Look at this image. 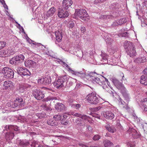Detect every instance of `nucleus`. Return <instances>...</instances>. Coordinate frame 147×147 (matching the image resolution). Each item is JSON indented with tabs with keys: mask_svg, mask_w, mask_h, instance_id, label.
Segmentation results:
<instances>
[{
	"mask_svg": "<svg viewBox=\"0 0 147 147\" xmlns=\"http://www.w3.org/2000/svg\"><path fill=\"white\" fill-rule=\"evenodd\" d=\"M5 77L6 78H11L14 77V73L13 70L8 67H4L1 71Z\"/></svg>",
	"mask_w": 147,
	"mask_h": 147,
	"instance_id": "nucleus-7",
	"label": "nucleus"
},
{
	"mask_svg": "<svg viewBox=\"0 0 147 147\" xmlns=\"http://www.w3.org/2000/svg\"><path fill=\"white\" fill-rule=\"evenodd\" d=\"M122 74L123 75V76H122V78L121 80L123 82H124L125 83L127 82V80L125 78L123 74L122 73Z\"/></svg>",
	"mask_w": 147,
	"mask_h": 147,
	"instance_id": "nucleus-58",
	"label": "nucleus"
},
{
	"mask_svg": "<svg viewBox=\"0 0 147 147\" xmlns=\"http://www.w3.org/2000/svg\"><path fill=\"white\" fill-rule=\"evenodd\" d=\"M70 72L72 74L76 76L80 77L81 78H83L85 77V74L84 72H83L82 71L78 72L71 69Z\"/></svg>",
	"mask_w": 147,
	"mask_h": 147,
	"instance_id": "nucleus-19",
	"label": "nucleus"
},
{
	"mask_svg": "<svg viewBox=\"0 0 147 147\" xmlns=\"http://www.w3.org/2000/svg\"><path fill=\"white\" fill-rule=\"evenodd\" d=\"M74 15L75 16H78L83 20H86L87 17L88 16L86 11L83 9H76Z\"/></svg>",
	"mask_w": 147,
	"mask_h": 147,
	"instance_id": "nucleus-6",
	"label": "nucleus"
},
{
	"mask_svg": "<svg viewBox=\"0 0 147 147\" xmlns=\"http://www.w3.org/2000/svg\"><path fill=\"white\" fill-rule=\"evenodd\" d=\"M33 96L35 98L38 100H40L43 98L45 96L44 94L39 90H35L32 93Z\"/></svg>",
	"mask_w": 147,
	"mask_h": 147,
	"instance_id": "nucleus-9",
	"label": "nucleus"
},
{
	"mask_svg": "<svg viewBox=\"0 0 147 147\" xmlns=\"http://www.w3.org/2000/svg\"><path fill=\"white\" fill-rule=\"evenodd\" d=\"M61 124L64 125H67L69 123L68 121L65 120H62L61 121Z\"/></svg>",
	"mask_w": 147,
	"mask_h": 147,
	"instance_id": "nucleus-50",
	"label": "nucleus"
},
{
	"mask_svg": "<svg viewBox=\"0 0 147 147\" xmlns=\"http://www.w3.org/2000/svg\"><path fill=\"white\" fill-rule=\"evenodd\" d=\"M60 61H61L63 63L64 66L65 67L67 68V69H68V70L69 71H71V69L69 66V65L64 62L61 61V60Z\"/></svg>",
	"mask_w": 147,
	"mask_h": 147,
	"instance_id": "nucleus-47",
	"label": "nucleus"
},
{
	"mask_svg": "<svg viewBox=\"0 0 147 147\" xmlns=\"http://www.w3.org/2000/svg\"><path fill=\"white\" fill-rule=\"evenodd\" d=\"M44 78H39L38 80V82L39 84H44Z\"/></svg>",
	"mask_w": 147,
	"mask_h": 147,
	"instance_id": "nucleus-49",
	"label": "nucleus"
},
{
	"mask_svg": "<svg viewBox=\"0 0 147 147\" xmlns=\"http://www.w3.org/2000/svg\"><path fill=\"white\" fill-rule=\"evenodd\" d=\"M17 72L19 74L22 76L26 75L30 76L31 73L29 70L26 68L18 67L17 69Z\"/></svg>",
	"mask_w": 147,
	"mask_h": 147,
	"instance_id": "nucleus-10",
	"label": "nucleus"
},
{
	"mask_svg": "<svg viewBox=\"0 0 147 147\" xmlns=\"http://www.w3.org/2000/svg\"><path fill=\"white\" fill-rule=\"evenodd\" d=\"M25 65L26 67L33 66L36 64V63L31 60H26L25 61Z\"/></svg>",
	"mask_w": 147,
	"mask_h": 147,
	"instance_id": "nucleus-23",
	"label": "nucleus"
},
{
	"mask_svg": "<svg viewBox=\"0 0 147 147\" xmlns=\"http://www.w3.org/2000/svg\"><path fill=\"white\" fill-rule=\"evenodd\" d=\"M74 116L77 117H79L80 118L81 116V114L78 113H76L74 114Z\"/></svg>",
	"mask_w": 147,
	"mask_h": 147,
	"instance_id": "nucleus-62",
	"label": "nucleus"
},
{
	"mask_svg": "<svg viewBox=\"0 0 147 147\" xmlns=\"http://www.w3.org/2000/svg\"><path fill=\"white\" fill-rule=\"evenodd\" d=\"M147 25V24L145 21H144V22L142 24V26L143 27H145Z\"/></svg>",
	"mask_w": 147,
	"mask_h": 147,
	"instance_id": "nucleus-63",
	"label": "nucleus"
},
{
	"mask_svg": "<svg viewBox=\"0 0 147 147\" xmlns=\"http://www.w3.org/2000/svg\"><path fill=\"white\" fill-rule=\"evenodd\" d=\"M113 17V16L112 15L106 16L105 15H101L100 16L99 18L101 19H107L110 18H112Z\"/></svg>",
	"mask_w": 147,
	"mask_h": 147,
	"instance_id": "nucleus-35",
	"label": "nucleus"
},
{
	"mask_svg": "<svg viewBox=\"0 0 147 147\" xmlns=\"http://www.w3.org/2000/svg\"><path fill=\"white\" fill-rule=\"evenodd\" d=\"M123 47L127 51V50L134 48L135 45L133 42L130 41L125 40L123 42Z\"/></svg>",
	"mask_w": 147,
	"mask_h": 147,
	"instance_id": "nucleus-14",
	"label": "nucleus"
},
{
	"mask_svg": "<svg viewBox=\"0 0 147 147\" xmlns=\"http://www.w3.org/2000/svg\"><path fill=\"white\" fill-rule=\"evenodd\" d=\"M146 58L144 57H139L134 60V61L135 63H144L146 61Z\"/></svg>",
	"mask_w": 147,
	"mask_h": 147,
	"instance_id": "nucleus-27",
	"label": "nucleus"
},
{
	"mask_svg": "<svg viewBox=\"0 0 147 147\" xmlns=\"http://www.w3.org/2000/svg\"><path fill=\"white\" fill-rule=\"evenodd\" d=\"M79 145L80 146L82 147H88V146H86V145L82 143L79 144Z\"/></svg>",
	"mask_w": 147,
	"mask_h": 147,
	"instance_id": "nucleus-64",
	"label": "nucleus"
},
{
	"mask_svg": "<svg viewBox=\"0 0 147 147\" xmlns=\"http://www.w3.org/2000/svg\"><path fill=\"white\" fill-rule=\"evenodd\" d=\"M105 127L109 132L112 133H113L115 131V129L112 127L111 125L109 124H106Z\"/></svg>",
	"mask_w": 147,
	"mask_h": 147,
	"instance_id": "nucleus-29",
	"label": "nucleus"
},
{
	"mask_svg": "<svg viewBox=\"0 0 147 147\" xmlns=\"http://www.w3.org/2000/svg\"><path fill=\"white\" fill-rule=\"evenodd\" d=\"M67 80L68 77L67 76L59 77L54 82V86L57 89H60L63 86V83Z\"/></svg>",
	"mask_w": 147,
	"mask_h": 147,
	"instance_id": "nucleus-2",
	"label": "nucleus"
},
{
	"mask_svg": "<svg viewBox=\"0 0 147 147\" xmlns=\"http://www.w3.org/2000/svg\"><path fill=\"white\" fill-rule=\"evenodd\" d=\"M24 59V55H19L11 58L9 60V63L12 65H18L22 62Z\"/></svg>",
	"mask_w": 147,
	"mask_h": 147,
	"instance_id": "nucleus-4",
	"label": "nucleus"
},
{
	"mask_svg": "<svg viewBox=\"0 0 147 147\" xmlns=\"http://www.w3.org/2000/svg\"><path fill=\"white\" fill-rule=\"evenodd\" d=\"M114 83L115 85L118 87L119 88L123 85L118 80H114Z\"/></svg>",
	"mask_w": 147,
	"mask_h": 147,
	"instance_id": "nucleus-36",
	"label": "nucleus"
},
{
	"mask_svg": "<svg viewBox=\"0 0 147 147\" xmlns=\"http://www.w3.org/2000/svg\"><path fill=\"white\" fill-rule=\"evenodd\" d=\"M19 120H20V122H21L26 123L28 122L27 120L24 116H22L19 117Z\"/></svg>",
	"mask_w": 147,
	"mask_h": 147,
	"instance_id": "nucleus-43",
	"label": "nucleus"
},
{
	"mask_svg": "<svg viewBox=\"0 0 147 147\" xmlns=\"http://www.w3.org/2000/svg\"><path fill=\"white\" fill-rule=\"evenodd\" d=\"M19 144L20 146L23 147H31L29 142L26 141L20 140Z\"/></svg>",
	"mask_w": 147,
	"mask_h": 147,
	"instance_id": "nucleus-25",
	"label": "nucleus"
},
{
	"mask_svg": "<svg viewBox=\"0 0 147 147\" xmlns=\"http://www.w3.org/2000/svg\"><path fill=\"white\" fill-rule=\"evenodd\" d=\"M105 39L107 44L108 45H111L113 41V40L110 38L106 37Z\"/></svg>",
	"mask_w": 147,
	"mask_h": 147,
	"instance_id": "nucleus-38",
	"label": "nucleus"
},
{
	"mask_svg": "<svg viewBox=\"0 0 147 147\" xmlns=\"http://www.w3.org/2000/svg\"><path fill=\"white\" fill-rule=\"evenodd\" d=\"M36 115L38 118L41 119L45 117L46 115V114L45 112H42L41 113H36Z\"/></svg>",
	"mask_w": 147,
	"mask_h": 147,
	"instance_id": "nucleus-39",
	"label": "nucleus"
},
{
	"mask_svg": "<svg viewBox=\"0 0 147 147\" xmlns=\"http://www.w3.org/2000/svg\"><path fill=\"white\" fill-rule=\"evenodd\" d=\"M86 98L88 102L92 104L96 105L99 102V99L96 97V94L94 92L88 94Z\"/></svg>",
	"mask_w": 147,
	"mask_h": 147,
	"instance_id": "nucleus-5",
	"label": "nucleus"
},
{
	"mask_svg": "<svg viewBox=\"0 0 147 147\" xmlns=\"http://www.w3.org/2000/svg\"><path fill=\"white\" fill-rule=\"evenodd\" d=\"M72 2L71 0H63L62 2V7L67 10L72 5Z\"/></svg>",
	"mask_w": 147,
	"mask_h": 147,
	"instance_id": "nucleus-17",
	"label": "nucleus"
},
{
	"mask_svg": "<svg viewBox=\"0 0 147 147\" xmlns=\"http://www.w3.org/2000/svg\"><path fill=\"white\" fill-rule=\"evenodd\" d=\"M87 131H89L90 132H92V127L90 126H87Z\"/></svg>",
	"mask_w": 147,
	"mask_h": 147,
	"instance_id": "nucleus-57",
	"label": "nucleus"
},
{
	"mask_svg": "<svg viewBox=\"0 0 147 147\" xmlns=\"http://www.w3.org/2000/svg\"><path fill=\"white\" fill-rule=\"evenodd\" d=\"M57 98L56 97L49 96H48L45 100V101H48L50 100H56Z\"/></svg>",
	"mask_w": 147,
	"mask_h": 147,
	"instance_id": "nucleus-42",
	"label": "nucleus"
},
{
	"mask_svg": "<svg viewBox=\"0 0 147 147\" xmlns=\"http://www.w3.org/2000/svg\"><path fill=\"white\" fill-rule=\"evenodd\" d=\"M18 130V127L16 126L12 125H9L8 126L6 125L4 127L3 131L5 132L6 131H9L5 132L6 133L5 136V138L7 140H10L12 139L14 136L13 131H16Z\"/></svg>",
	"mask_w": 147,
	"mask_h": 147,
	"instance_id": "nucleus-1",
	"label": "nucleus"
},
{
	"mask_svg": "<svg viewBox=\"0 0 147 147\" xmlns=\"http://www.w3.org/2000/svg\"><path fill=\"white\" fill-rule=\"evenodd\" d=\"M74 26V22L73 21H69L67 24V27L69 29H72Z\"/></svg>",
	"mask_w": 147,
	"mask_h": 147,
	"instance_id": "nucleus-34",
	"label": "nucleus"
},
{
	"mask_svg": "<svg viewBox=\"0 0 147 147\" xmlns=\"http://www.w3.org/2000/svg\"><path fill=\"white\" fill-rule=\"evenodd\" d=\"M141 105L143 106L142 108H144V111H147L146 105L147 104V98H145L141 101Z\"/></svg>",
	"mask_w": 147,
	"mask_h": 147,
	"instance_id": "nucleus-30",
	"label": "nucleus"
},
{
	"mask_svg": "<svg viewBox=\"0 0 147 147\" xmlns=\"http://www.w3.org/2000/svg\"><path fill=\"white\" fill-rule=\"evenodd\" d=\"M12 82L8 80L5 81L4 82L3 85V89H9L12 86Z\"/></svg>",
	"mask_w": 147,
	"mask_h": 147,
	"instance_id": "nucleus-21",
	"label": "nucleus"
},
{
	"mask_svg": "<svg viewBox=\"0 0 147 147\" xmlns=\"http://www.w3.org/2000/svg\"><path fill=\"white\" fill-rule=\"evenodd\" d=\"M101 56L102 57V59L101 60V61H103L104 62L105 61V63H106V62H107V59L108 58V55L107 54L105 53H103L102 52V53L101 54Z\"/></svg>",
	"mask_w": 147,
	"mask_h": 147,
	"instance_id": "nucleus-31",
	"label": "nucleus"
},
{
	"mask_svg": "<svg viewBox=\"0 0 147 147\" xmlns=\"http://www.w3.org/2000/svg\"><path fill=\"white\" fill-rule=\"evenodd\" d=\"M119 89H120L121 92L125 98V99L127 101H129V94L127 93L126 89L124 87V85H123V86L120 87V88H119Z\"/></svg>",
	"mask_w": 147,
	"mask_h": 147,
	"instance_id": "nucleus-16",
	"label": "nucleus"
},
{
	"mask_svg": "<svg viewBox=\"0 0 147 147\" xmlns=\"http://www.w3.org/2000/svg\"><path fill=\"white\" fill-rule=\"evenodd\" d=\"M81 55H78V56L81 58H82L83 59H86V54L85 55H84V54L82 51H79Z\"/></svg>",
	"mask_w": 147,
	"mask_h": 147,
	"instance_id": "nucleus-46",
	"label": "nucleus"
},
{
	"mask_svg": "<svg viewBox=\"0 0 147 147\" xmlns=\"http://www.w3.org/2000/svg\"><path fill=\"white\" fill-rule=\"evenodd\" d=\"M106 0H95L94 3L95 4H97L100 2H102Z\"/></svg>",
	"mask_w": 147,
	"mask_h": 147,
	"instance_id": "nucleus-56",
	"label": "nucleus"
},
{
	"mask_svg": "<svg viewBox=\"0 0 147 147\" xmlns=\"http://www.w3.org/2000/svg\"><path fill=\"white\" fill-rule=\"evenodd\" d=\"M55 33L56 40L59 42H60L62 39V32L60 31H56Z\"/></svg>",
	"mask_w": 147,
	"mask_h": 147,
	"instance_id": "nucleus-24",
	"label": "nucleus"
},
{
	"mask_svg": "<svg viewBox=\"0 0 147 147\" xmlns=\"http://www.w3.org/2000/svg\"><path fill=\"white\" fill-rule=\"evenodd\" d=\"M103 144L105 147H112L113 145V144L107 140L104 141Z\"/></svg>",
	"mask_w": 147,
	"mask_h": 147,
	"instance_id": "nucleus-28",
	"label": "nucleus"
},
{
	"mask_svg": "<svg viewBox=\"0 0 147 147\" xmlns=\"http://www.w3.org/2000/svg\"><path fill=\"white\" fill-rule=\"evenodd\" d=\"M102 114L105 118L110 120L113 119L115 116L114 113L110 111H103Z\"/></svg>",
	"mask_w": 147,
	"mask_h": 147,
	"instance_id": "nucleus-13",
	"label": "nucleus"
},
{
	"mask_svg": "<svg viewBox=\"0 0 147 147\" xmlns=\"http://www.w3.org/2000/svg\"><path fill=\"white\" fill-rule=\"evenodd\" d=\"M130 136L134 139H137L140 137V135L138 133L137 131L134 129L132 128H129L128 130Z\"/></svg>",
	"mask_w": 147,
	"mask_h": 147,
	"instance_id": "nucleus-12",
	"label": "nucleus"
},
{
	"mask_svg": "<svg viewBox=\"0 0 147 147\" xmlns=\"http://www.w3.org/2000/svg\"><path fill=\"white\" fill-rule=\"evenodd\" d=\"M80 118H81L82 119L86 120H88V119L89 118L86 115L82 114H81V116Z\"/></svg>",
	"mask_w": 147,
	"mask_h": 147,
	"instance_id": "nucleus-51",
	"label": "nucleus"
},
{
	"mask_svg": "<svg viewBox=\"0 0 147 147\" xmlns=\"http://www.w3.org/2000/svg\"><path fill=\"white\" fill-rule=\"evenodd\" d=\"M122 106L123 108L125 109L126 110H128L129 109V108L127 104H126L125 105H124Z\"/></svg>",
	"mask_w": 147,
	"mask_h": 147,
	"instance_id": "nucleus-59",
	"label": "nucleus"
},
{
	"mask_svg": "<svg viewBox=\"0 0 147 147\" xmlns=\"http://www.w3.org/2000/svg\"><path fill=\"white\" fill-rule=\"evenodd\" d=\"M147 69L146 68L143 71V73L144 74L142 75L141 77V80L140 81V83L144 85H147V74H146Z\"/></svg>",
	"mask_w": 147,
	"mask_h": 147,
	"instance_id": "nucleus-15",
	"label": "nucleus"
},
{
	"mask_svg": "<svg viewBox=\"0 0 147 147\" xmlns=\"http://www.w3.org/2000/svg\"><path fill=\"white\" fill-rule=\"evenodd\" d=\"M69 13L66 10H64L61 8H59L58 11V16L61 18H63L68 17L69 16Z\"/></svg>",
	"mask_w": 147,
	"mask_h": 147,
	"instance_id": "nucleus-11",
	"label": "nucleus"
},
{
	"mask_svg": "<svg viewBox=\"0 0 147 147\" xmlns=\"http://www.w3.org/2000/svg\"><path fill=\"white\" fill-rule=\"evenodd\" d=\"M81 30L83 33H84L86 31V28L84 27H82L81 29Z\"/></svg>",
	"mask_w": 147,
	"mask_h": 147,
	"instance_id": "nucleus-61",
	"label": "nucleus"
},
{
	"mask_svg": "<svg viewBox=\"0 0 147 147\" xmlns=\"http://www.w3.org/2000/svg\"><path fill=\"white\" fill-rule=\"evenodd\" d=\"M23 86L25 89L28 88H30L31 87V86L30 85L27 84H24L23 85Z\"/></svg>",
	"mask_w": 147,
	"mask_h": 147,
	"instance_id": "nucleus-54",
	"label": "nucleus"
},
{
	"mask_svg": "<svg viewBox=\"0 0 147 147\" xmlns=\"http://www.w3.org/2000/svg\"><path fill=\"white\" fill-rule=\"evenodd\" d=\"M44 109L48 111H51L52 110V109L49 107H48L47 105H45L44 106Z\"/></svg>",
	"mask_w": 147,
	"mask_h": 147,
	"instance_id": "nucleus-52",
	"label": "nucleus"
},
{
	"mask_svg": "<svg viewBox=\"0 0 147 147\" xmlns=\"http://www.w3.org/2000/svg\"><path fill=\"white\" fill-rule=\"evenodd\" d=\"M62 116L60 114H58L55 115L53 116V118L55 120V121H59L61 120L62 118Z\"/></svg>",
	"mask_w": 147,
	"mask_h": 147,
	"instance_id": "nucleus-40",
	"label": "nucleus"
},
{
	"mask_svg": "<svg viewBox=\"0 0 147 147\" xmlns=\"http://www.w3.org/2000/svg\"><path fill=\"white\" fill-rule=\"evenodd\" d=\"M55 8L54 7H52L51 8L47 14L45 15V18L47 19L49 17L53 16L55 13Z\"/></svg>",
	"mask_w": 147,
	"mask_h": 147,
	"instance_id": "nucleus-20",
	"label": "nucleus"
},
{
	"mask_svg": "<svg viewBox=\"0 0 147 147\" xmlns=\"http://www.w3.org/2000/svg\"><path fill=\"white\" fill-rule=\"evenodd\" d=\"M38 145V147H49V146L44 145H42V144H38L37 143V142H34L32 144H30V146L31 147H36V146H37V145Z\"/></svg>",
	"mask_w": 147,
	"mask_h": 147,
	"instance_id": "nucleus-33",
	"label": "nucleus"
},
{
	"mask_svg": "<svg viewBox=\"0 0 147 147\" xmlns=\"http://www.w3.org/2000/svg\"><path fill=\"white\" fill-rule=\"evenodd\" d=\"M118 25V22L117 21H115L111 25V26H115Z\"/></svg>",
	"mask_w": 147,
	"mask_h": 147,
	"instance_id": "nucleus-55",
	"label": "nucleus"
},
{
	"mask_svg": "<svg viewBox=\"0 0 147 147\" xmlns=\"http://www.w3.org/2000/svg\"><path fill=\"white\" fill-rule=\"evenodd\" d=\"M6 43L5 42H0V50L4 48L6 45Z\"/></svg>",
	"mask_w": 147,
	"mask_h": 147,
	"instance_id": "nucleus-44",
	"label": "nucleus"
},
{
	"mask_svg": "<svg viewBox=\"0 0 147 147\" xmlns=\"http://www.w3.org/2000/svg\"><path fill=\"white\" fill-rule=\"evenodd\" d=\"M117 21L118 22V23L119 25H121L123 24V22L121 19L118 21Z\"/></svg>",
	"mask_w": 147,
	"mask_h": 147,
	"instance_id": "nucleus-60",
	"label": "nucleus"
},
{
	"mask_svg": "<svg viewBox=\"0 0 147 147\" xmlns=\"http://www.w3.org/2000/svg\"><path fill=\"white\" fill-rule=\"evenodd\" d=\"M100 138V136L98 135H95L92 138V139L94 141L99 140Z\"/></svg>",
	"mask_w": 147,
	"mask_h": 147,
	"instance_id": "nucleus-45",
	"label": "nucleus"
},
{
	"mask_svg": "<svg viewBox=\"0 0 147 147\" xmlns=\"http://www.w3.org/2000/svg\"><path fill=\"white\" fill-rule=\"evenodd\" d=\"M126 51L127 54L130 57L135 56L136 55V52L135 50V47L127 50Z\"/></svg>",
	"mask_w": 147,
	"mask_h": 147,
	"instance_id": "nucleus-22",
	"label": "nucleus"
},
{
	"mask_svg": "<svg viewBox=\"0 0 147 147\" xmlns=\"http://www.w3.org/2000/svg\"><path fill=\"white\" fill-rule=\"evenodd\" d=\"M97 74L95 72H90L88 74L89 76L90 77V80L94 83H97L100 85H101L102 84V82L103 80H102L101 78H104V77L100 75L98 77L96 76Z\"/></svg>",
	"mask_w": 147,
	"mask_h": 147,
	"instance_id": "nucleus-3",
	"label": "nucleus"
},
{
	"mask_svg": "<svg viewBox=\"0 0 147 147\" xmlns=\"http://www.w3.org/2000/svg\"><path fill=\"white\" fill-rule=\"evenodd\" d=\"M47 123L48 125L51 126H57L58 124L57 122L51 119H49L47 121Z\"/></svg>",
	"mask_w": 147,
	"mask_h": 147,
	"instance_id": "nucleus-26",
	"label": "nucleus"
},
{
	"mask_svg": "<svg viewBox=\"0 0 147 147\" xmlns=\"http://www.w3.org/2000/svg\"><path fill=\"white\" fill-rule=\"evenodd\" d=\"M55 109L58 112L65 111V105L62 103H57L55 105Z\"/></svg>",
	"mask_w": 147,
	"mask_h": 147,
	"instance_id": "nucleus-18",
	"label": "nucleus"
},
{
	"mask_svg": "<svg viewBox=\"0 0 147 147\" xmlns=\"http://www.w3.org/2000/svg\"><path fill=\"white\" fill-rule=\"evenodd\" d=\"M25 90V89L24 87L23 86V85H20L19 87V90L20 92H23L24 90Z\"/></svg>",
	"mask_w": 147,
	"mask_h": 147,
	"instance_id": "nucleus-48",
	"label": "nucleus"
},
{
	"mask_svg": "<svg viewBox=\"0 0 147 147\" xmlns=\"http://www.w3.org/2000/svg\"><path fill=\"white\" fill-rule=\"evenodd\" d=\"M43 78L44 80V84H49L51 82V79L50 76H47L45 78Z\"/></svg>",
	"mask_w": 147,
	"mask_h": 147,
	"instance_id": "nucleus-32",
	"label": "nucleus"
},
{
	"mask_svg": "<svg viewBox=\"0 0 147 147\" xmlns=\"http://www.w3.org/2000/svg\"><path fill=\"white\" fill-rule=\"evenodd\" d=\"M104 107L102 106H98L92 109V111L96 112L100 110L103 109Z\"/></svg>",
	"mask_w": 147,
	"mask_h": 147,
	"instance_id": "nucleus-41",
	"label": "nucleus"
},
{
	"mask_svg": "<svg viewBox=\"0 0 147 147\" xmlns=\"http://www.w3.org/2000/svg\"><path fill=\"white\" fill-rule=\"evenodd\" d=\"M70 106L72 108L76 109H78L81 107V105L79 104H71Z\"/></svg>",
	"mask_w": 147,
	"mask_h": 147,
	"instance_id": "nucleus-37",
	"label": "nucleus"
},
{
	"mask_svg": "<svg viewBox=\"0 0 147 147\" xmlns=\"http://www.w3.org/2000/svg\"><path fill=\"white\" fill-rule=\"evenodd\" d=\"M119 101L120 104H121L122 105H124L125 103V102L121 98H119Z\"/></svg>",
	"mask_w": 147,
	"mask_h": 147,
	"instance_id": "nucleus-53",
	"label": "nucleus"
},
{
	"mask_svg": "<svg viewBox=\"0 0 147 147\" xmlns=\"http://www.w3.org/2000/svg\"><path fill=\"white\" fill-rule=\"evenodd\" d=\"M24 101L22 98H18L16 99L11 106L13 108L18 107L20 108L24 106Z\"/></svg>",
	"mask_w": 147,
	"mask_h": 147,
	"instance_id": "nucleus-8",
	"label": "nucleus"
}]
</instances>
